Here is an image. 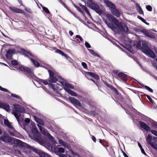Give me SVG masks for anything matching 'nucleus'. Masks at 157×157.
<instances>
[{
  "mask_svg": "<svg viewBox=\"0 0 157 157\" xmlns=\"http://www.w3.org/2000/svg\"><path fill=\"white\" fill-rule=\"evenodd\" d=\"M75 37L76 38H79L81 41H82L83 40V39L81 37V36L78 35H77L75 36Z\"/></svg>",
  "mask_w": 157,
  "mask_h": 157,
  "instance_id": "nucleus-48",
  "label": "nucleus"
},
{
  "mask_svg": "<svg viewBox=\"0 0 157 157\" xmlns=\"http://www.w3.org/2000/svg\"><path fill=\"white\" fill-rule=\"evenodd\" d=\"M37 126L42 134L45 136H47L50 140L53 143H55V142L54 140L53 137L49 133H48L47 131L44 129L42 126L39 124H37Z\"/></svg>",
  "mask_w": 157,
  "mask_h": 157,
  "instance_id": "nucleus-9",
  "label": "nucleus"
},
{
  "mask_svg": "<svg viewBox=\"0 0 157 157\" xmlns=\"http://www.w3.org/2000/svg\"><path fill=\"white\" fill-rule=\"evenodd\" d=\"M80 6L83 9L85 10V12L87 14H88L90 16V13L89 12L88 10L87 9V8H86L85 6L82 5L81 4H80Z\"/></svg>",
  "mask_w": 157,
  "mask_h": 157,
  "instance_id": "nucleus-28",
  "label": "nucleus"
},
{
  "mask_svg": "<svg viewBox=\"0 0 157 157\" xmlns=\"http://www.w3.org/2000/svg\"><path fill=\"white\" fill-rule=\"evenodd\" d=\"M151 125L153 127L157 128V122L153 121L151 123Z\"/></svg>",
  "mask_w": 157,
  "mask_h": 157,
  "instance_id": "nucleus-38",
  "label": "nucleus"
},
{
  "mask_svg": "<svg viewBox=\"0 0 157 157\" xmlns=\"http://www.w3.org/2000/svg\"><path fill=\"white\" fill-rule=\"evenodd\" d=\"M88 50L90 53L94 56H97L99 57V55L95 53L93 50L90 49H88Z\"/></svg>",
  "mask_w": 157,
  "mask_h": 157,
  "instance_id": "nucleus-31",
  "label": "nucleus"
},
{
  "mask_svg": "<svg viewBox=\"0 0 157 157\" xmlns=\"http://www.w3.org/2000/svg\"><path fill=\"white\" fill-rule=\"evenodd\" d=\"M13 106L14 109L12 111V113L14 116L17 121H18L21 115L20 113L25 112V109L23 107L18 105L14 104Z\"/></svg>",
  "mask_w": 157,
  "mask_h": 157,
  "instance_id": "nucleus-4",
  "label": "nucleus"
},
{
  "mask_svg": "<svg viewBox=\"0 0 157 157\" xmlns=\"http://www.w3.org/2000/svg\"><path fill=\"white\" fill-rule=\"evenodd\" d=\"M15 50L14 49H9L7 50L6 55V58L8 59H11L14 53Z\"/></svg>",
  "mask_w": 157,
  "mask_h": 157,
  "instance_id": "nucleus-15",
  "label": "nucleus"
},
{
  "mask_svg": "<svg viewBox=\"0 0 157 157\" xmlns=\"http://www.w3.org/2000/svg\"><path fill=\"white\" fill-rule=\"evenodd\" d=\"M77 8L79 11H81V9L80 7L78 6Z\"/></svg>",
  "mask_w": 157,
  "mask_h": 157,
  "instance_id": "nucleus-61",
  "label": "nucleus"
},
{
  "mask_svg": "<svg viewBox=\"0 0 157 157\" xmlns=\"http://www.w3.org/2000/svg\"><path fill=\"white\" fill-rule=\"evenodd\" d=\"M104 2L107 7L110 9L111 10L115 7L114 4L109 0H104Z\"/></svg>",
  "mask_w": 157,
  "mask_h": 157,
  "instance_id": "nucleus-18",
  "label": "nucleus"
},
{
  "mask_svg": "<svg viewBox=\"0 0 157 157\" xmlns=\"http://www.w3.org/2000/svg\"><path fill=\"white\" fill-rule=\"evenodd\" d=\"M138 146H139V147L140 148L142 147L141 144L139 142L138 143Z\"/></svg>",
  "mask_w": 157,
  "mask_h": 157,
  "instance_id": "nucleus-59",
  "label": "nucleus"
},
{
  "mask_svg": "<svg viewBox=\"0 0 157 157\" xmlns=\"http://www.w3.org/2000/svg\"><path fill=\"white\" fill-rule=\"evenodd\" d=\"M140 149H141V151L142 153L143 154H144V155H146V153L145 152L144 149H143V148L142 147L140 148Z\"/></svg>",
  "mask_w": 157,
  "mask_h": 157,
  "instance_id": "nucleus-51",
  "label": "nucleus"
},
{
  "mask_svg": "<svg viewBox=\"0 0 157 157\" xmlns=\"http://www.w3.org/2000/svg\"><path fill=\"white\" fill-rule=\"evenodd\" d=\"M142 46V50L144 53L152 59H154L155 58V54L153 51L148 48V44L147 42L143 41Z\"/></svg>",
  "mask_w": 157,
  "mask_h": 157,
  "instance_id": "nucleus-5",
  "label": "nucleus"
},
{
  "mask_svg": "<svg viewBox=\"0 0 157 157\" xmlns=\"http://www.w3.org/2000/svg\"><path fill=\"white\" fill-rule=\"evenodd\" d=\"M69 34L71 36H72L73 35V33L71 31H69Z\"/></svg>",
  "mask_w": 157,
  "mask_h": 157,
  "instance_id": "nucleus-54",
  "label": "nucleus"
},
{
  "mask_svg": "<svg viewBox=\"0 0 157 157\" xmlns=\"http://www.w3.org/2000/svg\"><path fill=\"white\" fill-rule=\"evenodd\" d=\"M34 119L36 122L38 124L42 125H44V121L41 119H39L36 117H34Z\"/></svg>",
  "mask_w": 157,
  "mask_h": 157,
  "instance_id": "nucleus-25",
  "label": "nucleus"
},
{
  "mask_svg": "<svg viewBox=\"0 0 157 157\" xmlns=\"http://www.w3.org/2000/svg\"><path fill=\"white\" fill-rule=\"evenodd\" d=\"M25 121L26 123H29L30 122V120L29 118H26L25 119Z\"/></svg>",
  "mask_w": 157,
  "mask_h": 157,
  "instance_id": "nucleus-49",
  "label": "nucleus"
},
{
  "mask_svg": "<svg viewBox=\"0 0 157 157\" xmlns=\"http://www.w3.org/2000/svg\"><path fill=\"white\" fill-rule=\"evenodd\" d=\"M0 107L6 110L7 111H10V109L9 105L2 102H0Z\"/></svg>",
  "mask_w": 157,
  "mask_h": 157,
  "instance_id": "nucleus-17",
  "label": "nucleus"
},
{
  "mask_svg": "<svg viewBox=\"0 0 157 157\" xmlns=\"http://www.w3.org/2000/svg\"><path fill=\"white\" fill-rule=\"evenodd\" d=\"M111 12L113 14L117 17H119L121 13L118 10L116 9L115 7L111 10Z\"/></svg>",
  "mask_w": 157,
  "mask_h": 157,
  "instance_id": "nucleus-22",
  "label": "nucleus"
},
{
  "mask_svg": "<svg viewBox=\"0 0 157 157\" xmlns=\"http://www.w3.org/2000/svg\"><path fill=\"white\" fill-rule=\"evenodd\" d=\"M48 72L49 75V77L51 78L49 80V86L54 91L57 92L59 90H60L59 87L60 85L56 82L57 81L60 82L63 86L72 89H74V87L73 86L67 82L59 75H57L50 70H48Z\"/></svg>",
  "mask_w": 157,
  "mask_h": 157,
  "instance_id": "nucleus-1",
  "label": "nucleus"
},
{
  "mask_svg": "<svg viewBox=\"0 0 157 157\" xmlns=\"http://www.w3.org/2000/svg\"><path fill=\"white\" fill-rule=\"evenodd\" d=\"M139 123L141 128L147 132H151V133L157 136V131L154 130H151L150 128L145 122L140 121Z\"/></svg>",
  "mask_w": 157,
  "mask_h": 157,
  "instance_id": "nucleus-10",
  "label": "nucleus"
},
{
  "mask_svg": "<svg viewBox=\"0 0 157 157\" xmlns=\"http://www.w3.org/2000/svg\"><path fill=\"white\" fill-rule=\"evenodd\" d=\"M58 142L63 147H66L68 149L70 148V145L64 141L62 140H59Z\"/></svg>",
  "mask_w": 157,
  "mask_h": 157,
  "instance_id": "nucleus-21",
  "label": "nucleus"
},
{
  "mask_svg": "<svg viewBox=\"0 0 157 157\" xmlns=\"http://www.w3.org/2000/svg\"><path fill=\"white\" fill-rule=\"evenodd\" d=\"M69 89L70 88L66 87L65 86L63 87V89L70 94L72 96L77 97V95L76 93L74 91L70 90Z\"/></svg>",
  "mask_w": 157,
  "mask_h": 157,
  "instance_id": "nucleus-20",
  "label": "nucleus"
},
{
  "mask_svg": "<svg viewBox=\"0 0 157 157\" xmlns=\"http://www.w3.org/2000/svg\"><path fill=\"white\" fill-rule=\"evenodd\" d=\"M68 99L75 106L77 105L79 107L81 106V104L77 99L72 97H69Z\"/></svg>",
  "mask_w": 157,
  "mask_h": 157,
  "instance_id": "nucleus-12",
  "label": "nucleus"
},
{
  "mask_svg": "<svg viewBox=\"0 0 157 157\" xmlns=\"http://www.w3.org/2000/svg\"><path fill=\"white\" fill-rule=\"evenodd\" d=\"M39 80L41 82H42L43 83H44V84L45 85L48 84L49 81L48 82L46 80H42L41 79H40Z\"/></svg>",
  "mask_w": 157,
  "mask_h": 157,
  "instance_id": "nucleus-36",
  "label": "nucleus"
},
{
  "mask_svg": "<svg viewBox=\"0 0 157 157\" xmlns=\"http://www.w3.org/2000/svg\"><path fill=\"white\" fill-rule=\"evenodd\" d=\"M146 96L147 98L149 99V100L152 103H153L154 102L152 100V98L148 95L146 94Z\"/></svg>",
  "mask_w": 157,
  "mask_h": 157,
  "instance_id": "nucleus-41",
  "label": "nucleus"
},
{
  "mask_svg": "<svg viewBox=\"0 0 157 157\" xmlns=\"http://www.w3.org/2000/svg\"><path fill=\"white\" fill-rule=\"evenodd\" d=\"M72 154L75 156H77L78 157H79V156H78V154L77 153L75 152H74L73 151H72Z\"/></svg>",
  "mask_w": 157,
  "mask_h": 157,
  "instance_id": "nucleus-50",
  "label": "nucleus"
},
{
  "mask_svg": "<svg viewBox=\"0 0 157 157\" xmlns=\"http://www.w3.org/2000/svg\"><path fill=\"white\" fill-rule=\"evenodd\" d=\"M55 52L56 53L59 54L61 55H62L63 53V51L58 49L56 50Z\"/></svg>",
  "mask_w": 157,
  "mask_h": 157,
  "instance_id": "nucleus-35",
  "label": "nucleus"
},
{
  "mask_svg": "<svg viewBox=\"0 0 157 157\" xmlns=\"http://www.w3.org/2000/svg\"><path fill=\"white\" fill-rule=\"evenodd\" d=\"M0 140L5 142H10L12 140L11 137L7 136H4L1 137L0 138Z\"/></svg>",
  "mask_w": 157,
  "mask_h": 157,
  "instance_id": "nucleus-19",
  "label": "nucleus"
},
{
  "mask_svg": "<svg viewBox=\"0 0 157 157\" xmlns=\"http://www.w3.org/2000/svg\"><path fill=\"white\" fill-rule=\"evenodd\" d=\"M86 74L91 77L97 80H98L99 79V77L98 75L94 73L90 72H87Z\"/></svg>",
  "mask_w": 157,
  "mask_h": 157,
  "instance_id": "nucleus-23",
  "label": "nucleus"
},
{
  "mask_svg": "<svg viewBox=\"0 0 157 157\" xmlns=\"http://www.w3.org/2000/svg\"><path fill=\"white\" fill-rule=\"evenodd\" d=\"M140 32L143 33L146 36L148 37L151 38H154L155 37L153 33L149 30L145 29H143V30H141Z\"/></svg>",
  "mask_w": 157,
  "mask_h": 157,
  "instance_id": "nucleus-14",
  "label": "nucleus"
},
{
  "mask_svg": "<svg viewBox=\"0 0 157 157\" xmlns=\"http://www.w3.org/2000/svg\"><path fill=\"white\" fill-rule=\"evenodd\" d=\"M11 95L13 97L17 99H21V97L17 95L16 94H11Z\"/></svg>",
  "mask_w": 157,
  "mask_h": 157,
  "instance_id": "nucleus-37",
  "label": "nucleus"
},
{
  "mask_svg": "<svg viewBox=\"0 0 157 157\" xmlns=\"http://www.w3.org/2000/svg\"><path fill=\"white\" fill-rule=\"evenodd\" d=\"M0 90H1L2 91H3L4 92H7L8 91V90H7L5 88L2 87L1 86H0Z\"/></svg>",
  "mask_w": 157,
  "mask_h": 157,
  "instance_id": "nucleus-46",
  "label": "nucleus"
},
{
  "mask_svg": "<svg viewBox=\"0 0 157 157\" xmlns=\"http://www.w3.org/2000/svg\"><path fill=\"white\" fill-rule=\"evenodd\" d=\"M151 146L155 149H157V144L155 143L152 142L151 144H150Z\"/></svg>",
  "mask_w": 157,
  "mask_h": 157,
  "instance_id": "nucleus-33",
  "label": "nucleus"
},
{
  "mask_svg": "<svg viewBox=\"0 0 157 157\" xmlns=\"http://www.w3.org/2000/svg\"><path fill=\"white\" fill-rule=\"evenodd\" d=\"M16 143L17 145L20 146H23L24 144H25V143L23 142L20 140L18 139L16 140Z\"/></svg>",
  "mask_w": 157,
  "mask_h": 157,
  "instance_id": "nucleus-27",
  "label": "nucleus"
},
{
  "mask_svg": "<svg viewBox=\"0 0 157 157\" xmlns=\"http://www.w3.org/2000/svg\"><path fill=\"white\" fill-rule=\"evenodd\" d=\"M108 17L109 21L113 23L120 30H122L126 33L128 32V29L124 22H119L116 18L111 14H108Z\"/></svg>",
  "mask_w": 157,
  "mask_h": 157,
  "instance_id": "nucleus-2",
  "label": "nucleus"
},
{
  "mask_svg": "<svg viewBox=\"0 0 157 157\" xmlns=\"http://www.w3.org/2000/svg\"><path fill=\"white\" fill-rule=\"evenodd\" d=\"M137 17L140 20L144 23H145L146 22V20L141 17L140 16H138Z\"/></svg>",
  "mask_w": 157,
  "mask_h": 157,
  "instance_id": "nucleus-42",
  "label": "nucleus"
},
{
  "mask_svg": "<svg viewBox=\"0 0 157 157\" xmlns=\"http://www.w3.org/2000/svg\"><path fill=\"white\" fill-rule=\"evenodd\" d=\"M31 130L33 134V139L36 142L40 144L42 143V140L41 138V135L37 131L34 123H31L29 124Z\"/></svg>",
  "mask_w": 157,
  "mask_h": 157,
  "instance_id": "nucleus-3",
  "label": "nucleus"
},
{
  "mask_svg": "<svg viewBox=\"0 0 157 157\" xmlns=\"http://www.w3.org/2000/svg\"><path fill=\"white\" fill-rule=\"evenodd\" d=\"M19 68L21 71L26 73L29 76H32V74L31 71L28 67L23 66H21L19 67Z\"/></svg>",
  "mask_w": 157,
  "mask_h": 157,
  "instance_id": "nucleus-13",
  "label": "nucleus"
},
{
  "mask_svg": "<svg viewBox=\"0 0 157 157\" xmlns=\"http://www.w3.org/2000/svg\"><path fill=\"white\" fill-rule=\"evenodd\" d=\"M85 46L87 48H90L91 47L90 45L86 42L85 43Z\"/></svg>",
  "mask_w": 157,
  "mask_h": 157,
  "instance_id": "nucleus-45",
  "label": "nucleus"
},
{
  "mask_svg": "<svg viewBox=\"0 0 157 157\" xmlns=\"http://www.w3.org/2000/svg\"><path fill=\"white\" fill-rule=\"evenodd\" d=\"M151 140H152V137H151V136L150 134L148 135L147 136V143L148 144H151V143H152L151 142Z\"/></svg>",
  "mask_w": 157,
  "mask_h": 157,
  "instance_id": "nucleus-29",
  "label": "nucleus"
},
{
  "mask_svg": "<svg viewBox=\"0 0 157 157\" xmlns=\"http://www.w3.org/2000/svg\"><path fill=\"white\" fill-rule=\"evenodd\" d=\"M154 50L155 53L157 54V48L155 47L154 48Z\"/></svg>",
  "mask_w": 157,
  "mask_h": 157,
  "instance_id": "nucleus-57",
  "label": "nucleus"
},
{
  "mask_svg": "<svg viewBox=\"0 0 157 157\" xmlns=\"http://www.w3.org/2000/svg\"><path fill=\"white\" fill-rule=\"evenodd\" d=\"M146 9L149 11H151L152 10V8L150 5H147L146 7Z\"/></svg>",
  "mask_w": 157,
  "mask_h": 157,
  "instance_id": "nucleus-40",
  "label": "nucleus"
},
{
  "mask_svg": "<svg viewBox=\"0 0 157 157\" xmlns=\"http://www.w3.org/2000/svg\"><path fill=\"white\" fill-rule=\"evenodd\" d=\"M60 157H67L66 156L63 154H61L60 155Z\"/></svg>",
  "mask_w": 157,
  "mask_h": 157,
  "instance_id": "nucleus-55",
  "label": "nucleus"
},
{
  "mask_svg": "<svg viewBox=\"0 0 157 157\" xmlns=\"http://www.w3.org/2000/svg\"><path fill=\"white\" fill-rule=\"evenodd\" d=\"M77 8L79 11H81V9L80 7L78 6Z\"/></svg>",
  "mask_w": 157,
  "mask_h": 157,
  "instance_id": "nucleus-63",
  "label": "nucleus"
},
{
  "mask_svg": "<svg viewBox=\"0 0 157 157\" xmlns=\"http://www.w3.org/2000/svg\"><path fill=\"white\" fill-rule=\"evenodd\" d=\"M62 56H64L67 59L69 58V56L66 54H65L64 53Z\"/></svg>",
  "mask_w": 157,
  "mask_h": 157,
  "instance_id": "nucleus-52",
  "label": "nucleus"
},
{
  "mask_svg": "<svg viewBox=\"0 0 157 157\" xmlns=\"http://www.w3.org/2000/svg\"><path fill=\"white\" fill-rule=\"evenodd\" d=\"M4 123L5 125L10 129L8 132L10 135L18 138L20 137L21 134L20 133L15 130L8 120L5 119L4 120Z\"/></svg>",
  "mask_w": 157,
  "mask_h": 157,
  "instance_id": "nucleus-6",
  "label": "nucleus"
},
{
  "mask_svg": "<svg viewBox=\"0 0 157 157\" xmlns=\"http://www.w3.org/2000/svg\"><path fill=\"white\" fill-rule=\"evenodd\" d=\"M42 8L46 14H50V12L48 9L44 6H42Z\"/></svg>",
  "mask_w": 157,
  "mask_h": 157,
  "instance_id": "nucleus-32",
  "label": "nucleus"
},
{
  "mask_svg": "<svg viewBox=\"0 0 157 157\" xmlns=\"http://www.w3.org/2000/svg\"><path fill=\"white\" fill-rule=\"evenodd\" d=\"M22 54L25 56L28 57L31 60L34 65L36 67H38L40 66V64L36 61L34 60L36 59V57L33 55L30 52L25 51V50H22Z\"/></svg>",
  "mask_w": 157,
  "mask_h": 157,
  "instance_id": "nucleus-7",
  "label": "nucleus"
},
{
  "mask_svg": "<svg viewBox=\"0 0 157 157\" xmlns=\"http://www.w3.org/2000/svg\"><path fill=\"white\" fill-rule=\"evenodd\" d=\"M92 139L93 140L94 142H95L96 141V138L94 137V136H92Z\"/></svg>",
  "mask_w": 157,
  "mask_h": 157,
  "instance_id": "nucleus-53",
  "label": "nucleus"
},
{
  "mask_svg": "<svg viewBox=\"0 0 157 157\" xmlns=\"http://www.w3.org/2000/svg\"><path fill=\"white\" fill-rule=\"evenodd\" d=\"M118 76L123 78L125 82L127 81L128 75L122 72H120L118 74Z\"/></svg>",
  "mask_w": 157,
  "mask_h": 157,
  "instance_id": "nucleus-26",
  "label": "nucleus"
},
{
  "mask_svg": "<svg viewBox=\"0 0 157 157\" xmlns=\"http://www.w3.org/2000/svg\"><path fill=\"white\" fill-rule=\"evenodd\" d=\"M87 4L90 8L95 11L99 14L102 13L101 10L100 9L99 6L93 1L91 2H87Z\"/></svg>",
  "mask_w": 157,
  "mask_h": 157,
  "instance_id": "nucleus-8",
  "label": "nucleus"
},
{
  "mask_svg": "<svg viewBox=\"0 0 157 157\" xmlns=\"http://www.w3.org/2000/svg\"><path fill=\"white\" fill-rule=\"evenodd\" d=\"M90 80L92 81H93L95 84H96L95 82L94 81V80H93L92 79H90Z\"/></svg>",
  "mask_w": 157,
  "mask_h": 157,
  "instance_id": "nucleus-64",
  "label": "nucleus"
},
{
  "mask_svg": "<svg viewBox=\"0 0 157 157\" xmlns=\"http://www.w3.org/2000/svg\"><path fill=\"white\" fill-rule=\"evenodd\" d=\"M113 73L115 75H117L118 76L119 71L117 70H114L113 71Z\"/></svg>",
  "mask_w": 157,
  "mask_h": 157,
  "instance_id": "nucleus-47",
  "label": "nucleus"
},
{
  "mask_svg": "<svg viewBox=\"0 0 157 157\" xmlns=\"http://www.w3.org/2000/svg\"><path fill=\"white\" fill-rule=\"evenodd\" d=\"M18 2H19V3L21 4V5H22V2L21 0H18Z\"/></svg>",
  "mask_w": 157,
  "mask_h": 157,
  "instance_id": "nucleus-58",
  "label": "nucleus"
},
{
  "mask_svg": "<svg viewBox=\"0 0 157 157\" xmlns=\"http://www.w3.org/2000/svg\"><path fill=\"white\" fill-rule=\"evenodd\" d=\"M106 24L108 26V27L110 28L112 30L115 31L116 29V28L113 25L108 22H105Z\"/></svg>",
  "mask_w": 157,
  "mask_h": 157,
  "instance_id": "nucleus-24",
  "label": "nucleus"
},
{
  "mask_svg": "<svg viewBox=\"0 0 157 157\" xmlns=\"http://www.w3.org/2000/svg\"><path fill=\"white\" fill-rule=\"evenodd\" d=\"M10 9L13 12L17 13H24V11L19 8H17L14 7H10Z\"/></svg>",
  "mask_w": 157,
  "mask_h": 157,
  "instance_id": "nucleus-16",
  "label": "nucleus"
},
{
  "mask_svg": "<svg viewBox=\"0 0 157 157\" xmlns=\"http://www.w3.org/2000/svg\"><path fill=\"white\" fill-rule=\"evenodd\" d=\"M11 63L13 65H16L18 64V62L16 60H13L11 61Z\"/></svg>",
  "mask_w": 157,
  "mask_h": 157,
  "instance_id": "nucleus-43",
  "label": "nucleus"
},
{
  "mask_svg": "<svg viewBox=\"0 0 157 157\" xmlns=\"http://www.w3.org/2000/svg\"><path fill=\"white\" fill-rule=\"evenodd\" d=\"M137 9L138 12L140 14H144L143 11L140 6L139 5H138Z\"/></svg>",
  "mask_w": 157,
  "mask_h": 157,
  "instance_id": "nucleus-30",
  "label": "nucleus"
},
{
  "mask_svg": "<svg viewBox=\"0 0 157 157\" xmlns=\"http://www.w3.org/2000/svg\"><path fill=\"white\" fill-rule=\"evenodd\" d=\"M124 156L125 157H129L128 156L126 153L124 154Z\"/></svg>",
  "mask_w": 157,
  "mask_h": 157,
  "instance_id": "nucleus-60",
  "label": "nucleus"
},
{
  "mask_svg": "<svg viewBox=\"0 0 157 157\" xmlns=\"http://www.w3.org/2000/svg\"><path fill=\"white\" fill-rule=\"evenodd\" d=\"M144 86V87L145 88L146 90H147L150 92H151V93L153 92V90L152 89H151V88L150 87H148V86L145 85Z\"/></svg>",
  "mask_w": 157,
  "mask_h": 157,
  "instance_id": "nucleus-34",
  "label": "nucleus"
},
{
  "mask_svg": "<svg viewBox=\"0 0 157 157\" xmlns=\"http://www.w3.org/2000/svg\"><path fill=\"white\" fill-rule=\"evenodd\" d=\"M28 147L37 154L40 157H49V155L47 154L40 150L33 148L29 145L28 146Z\"/></svg>",
  "mask_w": 157,
  "mask_h": 157,
  "instance_id": "nucleus-11",
  "label": "nucleus"
},
{
  "mask_svg": "<svg viewBox=\"0 0 157 157\" xmlns=\"http://www.w3.org/2000/svg\"><path fill=\"white\" fill-rule=\"evenodd\" d=\"M82 65L84 68L86 69L87 68V65L86 63L84 62H82Z\"/></svg>",
  "mask_w": 157,
  "mask_h": 157,
  "instance_id": "nucleus-44",
  "label": "nucleus"
},
{
  "mask_svg": "<svg viewBox=\"0 0 157 157\" xmlns=\"http://www.w3.org/2000/svg\"><path fill=\"white\" fill-rule=\"evenodd\" d=\"M152 63L153 65L155 67L156 66V65H157V64L155 63Z\"/></svg>",
  "mask_w": 157,
  "mask_h": 157,
  "instance_id": "nucleus-56",
  "label": "nucleus"
},
{
  "mask_svg": "<svg viewBox=\"0 0 157 157\" xmlns=\"http://www.w3.org/2000/svg\"><path fill=\"white\" fill-rule=\"evenodd\" d=\"M58 151L61 153H64L65 152L64 149L62 147H59L58 148Z\"/></svg>",
  "mask_w": 157,
  "mask_h": 157,
  "instance_id": "nucleus-39",
  "label": "nucleus"
},
{
  "mask_svg": "<svg viewBox=\"0 0 157 157\" xmlns=\"http://www.w3.org/2000/svg\"><path fill=\"white\" fill-rule=\"evenodd\" d=\"M77 8L79 11H81V9L80 7L78 6Z\"/></svg>",
  "mask_w": 157,
  "mask_h": 157,
  "instance_id": "nucleus-62",
  "label": "nucleus"
}]
</instances>
